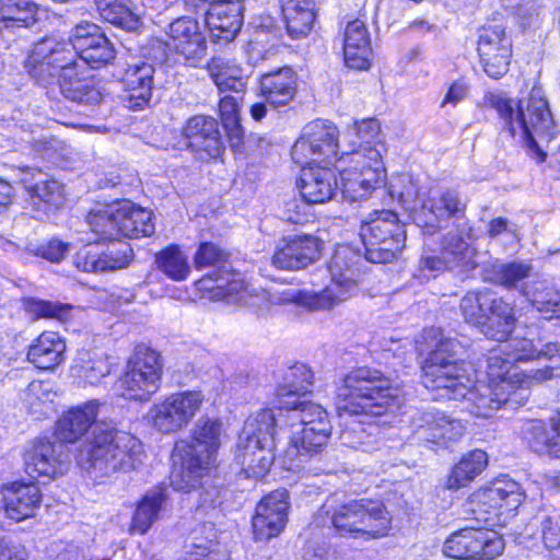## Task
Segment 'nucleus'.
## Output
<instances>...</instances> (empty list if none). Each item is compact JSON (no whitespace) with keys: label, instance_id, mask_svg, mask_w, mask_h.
Here are the masks:
<instances>
[{"label":"nucleus","instance_id":"nucleus-1","mask_svg":"<svg viewBox=\"0 0 560 560\" xmlns=\"http://www.w3.org/2000/svg\"><path fill=\"white\" fill-rule=\"evenodd\" d=\"M100 404L90 400L66 411L56 422L55 434L60 442L75 443L94 424L80 446L78 463L97 483L117 474L138 470L145 458L142 442L135 435L96 423Z\"/></svg>","mask_w":560,"mask_h":560},{"label":"nucleus","instance_id":"nucleus-2","mask_svg":"<svg viewBox=\"0 0 560 560\" xmlns=\"http://www.w3.org/2000/svg\"><path fill=\"white\" fill-rule=\"evenodd\" d=\"M428 357L422 365V384L438 396L463 399L466 410L480 418L491 417L502 407V401H514V396H504L498 387L476 382V371L470 363L458 361L462 345L454 338L444 337L440 328L423 331Z\"/></svg>","mask_w":560,"mask_h":560},{"label":"nucleus","instance_id":"nucleus-3","mask_svg":"<svg viewBox=\"0 0 560 560\" xmlns=\"http://www.w3.org/2000/svg\"><path fill=\"white\" fill-rule=\"evenodd\" d=\"M485 101L497 110L511 136L522 137L530 156L538 163L544 162L547 154L540 142L550 140L555 127L544 91L535 86L526 98L517 103L501 92L488 93Z\"/></svg>","mask_w":560,"mask_h":560},{"label":"nucleus","instance_id":"nucleus-4","mask_svg":"<svg viewBox=\"0 0 560 560\" xmlns=\"http://www.w3.org/2000/svg\"><path fill=\"white\" fill-rule=\"evenodd\" d=\"M222 422L201 417L191 430L192 442L178 441L172 452L171 486L177 491L189 492L197 488L221 446Z\"/></svg>","mask_w":560,"mask_h":560},{"label":"nucleus","instance_id":"nucleus-5","mask_svg":"<svg viewBox=\"0 0 560 560\" xmlns=\"http://www.w3.org/2000/svg\"><path fill=\"white\" fill-rule=\"evenodd\" d=\"M340 418L378 417L400 405L399 389L382 372L358 368L347 373L337 387Z\"/></svg>","mask_w":560,"mask_h":560},{"label":"nucleus","instance_id":"nucleus-6","mask_svg":"<svg viewBox=\"0 0 560 560\" xmlns=\"http://www.w3.org/2000/svg\"><path fill=\"white\" fill-rule=\"evenodd\" d=\"M499 349L493 350L487 359V374L492 386L498 388L514 382L522 376L515 364L532 360H545L549 362L542 369L533 372V377L538 381L551 380L560 376V347L558 343H535L528 338L513 337Z\"/></svg>","mask_w":560,"mask_h":560},{"label":"nucleus","instance_id":"nucleus-7","mask_svg":"<svg viewBox=\"0 0 560 560\" xmlns=\"http://www.w3.org/2000/svg\"><path fill=\"white\" fill-rule=\"evenodd\" d=\"M362 260L360 253L351 246H338L328 265L330 283L320 292L298 291L285 300L293 301L310 311L332 308L357 292Z\"/></svg>","mask_w":560,"mask_h":560},{"label":"nucleus","instance_id":"nucleus-8","mask_svg":"<svg viewBox=\"0 0 560 560\" xmlns=\"http://www.w3.org/2000/svg\"><path fill=\"white\" fill-rule=\"evenodd\" d=\"M330 517L331 524L340 536L368 538L382 537L387 534L390 517L384 504L368 499L339 503L336 495L327 499L322 506Z\"/></svg>","mask_w":560,"mask_h":560},{"label":"nucleus","instance_id":"nucleus-9","mask_svg":"<svg viewBox=\"0 0 560 560\" xmlns=\"http://www.w3.org/2000/svg\"><path fill=\"white\" fill-rule=\"evenodd\" d=\"M208 70L221 92L236 94L235 96L226 95L221 100L220 115L232 150L242 154L245 148L244 131L241 125V108L245 89L243 69L233 62L212 58L208 63Z\"/></svg>","mask_w":560,"mask_h":560},{"label":"nucleus","instance_id":"nucleus-10","mask_svg":"<svg viewBox=\"0 0 560 560\" xmlns=\"http://www.w3.org/2000/svg\"><path fill=\"white\" fill-rule=\"evenodd\" d=\"M360 237L365 248V259L374 264L394 260L406 244V230L397 213L374 210L362 220Z\"/></svg>","mask_w":560,"mask_h":560},{"label":"nucleus","instance_id":"nucleus-11","mask_svg":"<svg viewBox=\"0 0 560 560\" xmlns=\"http://www.w3.org/2000/svg\"><path fill=\"white\" fill-rule=\"evenodd\" d=\"M162 374L160 353L138 346L127 362L126 372L115 384V393L127 399L148 400L159 390Z\"/></svg>","mask_w":560,"mask_h":560},{"label":"nucleus","instance_id":"nucleus-12","mask_svg":"<svg viewBox=\"0 0 560 560\" xmlns=\"http://www.w3.org/2000/svg\"><path fill=\"white\" fill-rule=\"evenodd\" d=\"M350 165L339 171L345 199H365L384 180L382 153L377 148H364L349 155Z\"/></svg>","mask_w":560,"mask_h":560},{"label":"nucleus","instance_id":"nucleus-13","mask_svg":"<svg viewBox=\"0 0 560 560\" xmlns=\"http://www.w3.org/2000/svg\"><path fill=\"white\" fill-rule=\"evenodd\" d=\"M466 209L467 200L457 190L444 189L429 198L428 208L416 215V224L433 233L452 220L455 228L452 232L468 242L474 237V230L466 218Z\"/></svg>","mask_w":560,"mask_h":560},{"label":"nucleus","instance_id":"nucleus-14","mask_svg":"<svg viewBox=\"0 0 560 560\" xmlns=\"http://www.w3.org/2000/svg\"><path fill=\"white\" fill-rule=\"evenodd\" d=\"M278 418L273 409H261L247 423V477L261 478L275 460V430Z\"/></svg>","mask_w":560,"mask_h":560},{"label":"nucleus","instance_id":"nucleus-15","mask_svg":"<svg viewBox=\"0 0 560 560\" xmlns=\"http://www.w3.org/2000/svg\"><path fill=\"white\" fill-rule=\"evenodd\" d=\"M475 256V248L466 240L448 232L444 236L439 254L433 249H423L418 270L424 278H435L445 270L466 273L477 267Z\"/></svg>","mask_w":560,"mask_h":560},{"label":"nucleus","instance_id":"nucleus-16","mask_svg":"<svg viewBox=\"0 0 560 560\" xmlns=\"http://www.w3.org/2000/svg\"><path fill=\"white\" fill-rule=\"evenodd\" d=\"M205 397L200 390L173 393L149 411L152 425L161 433H175L187 427L200 411Z\"/></svg>","mask_w":560,"mask_h":560},{"label":"nucleus","instance_id":"nucleus-17","mask_svg":"<svg viewBox=\"0 0 560 560\" xmlns=\"http://www.w3.org/2000/svg\"><path fill=\"white\" fill-rule=\"evenodd\" d=\"M205 397L200 390L173 393L149 411L152 425L161 433H175L187 427L200 411Z\"/></svg>","mask_w":560,"mask_h":560},{"label":"nucleus","instance_id":"nucleus-18","mask_svg":"<svg viewBox=\"0 0 560 560\" xmlns=\"http://www.w3.org/2000/svg\"><path fill=\"white\" fill-rule=\"evenodd\" d=\"M75 51L67 43L46 37L36 43L25 60V69L38 83H56L66 67L74 65Z\"/></svg>","mask_w":560,"mask_h":560},{"label":"nucleus","instance_id":"nucleus-19","mask_svg":"<svg viewBox=\"0 0 560 560\" xmlns=\"http://www.w3.org/2000/svg\"><path fill=\"white\" fill-rule=\"evenodd\" d=\"M504 550V542L493 530L464 528L450 535L443 553L458 560H492Z\"/></svg>","mask_w":560,"mask_h":560},{"label":"nucleus","instance_id":"nucleus-20","mask_svg":"<svg viewBox=\"0 0 560 560\" xmlns=\"http://www.w3.org/2000/svg\"><path fill=\"white\" fill-rule=\"evenodd\" d=\"M338 129L329 120L315 119L308 122L301 137L292 147V160L306 166L322 158H331L338 153Z\"/></svg>","mask_w":560,"mask_h":560},{"label":"nucleus","instance_id":"nucleus-21","mask_svg":"<svg viewBox=\"0 0 560 560\" xmlns=\"http://www.w3.org/2000/svg\"><path fill=\"white\" fill-rule=\"evenodd\" d=\"M158 48L165 51L163 60L171 55L183 57L186 62L197 66L207 54V40L198 22L189 18L173 21L164 40H156Z\"/></svg>","mask_w":560,"mask_h":560},{"label":"nucleus","instance_id":"nucleus-22","mask_svg":"<svg viewBox=\"0 0 560 560\" xmlns=\"http://www.w3.org/2000/svg\"><path fill=\"white\" fill-rule=\"evenodd\" d=\"M69 40L67 44L75 51V59L82 67L97 69L115 59L114 45L94 23L77 24L71 31Z\"/></svg>","mask_w":560,"mask_h":560},{"label":"nucleus","instance_id":"nucleus-23","mask_svg":"<svg viewBox=\"0 0 560 560\" xmlns=\"http://www.w3.org/2000/svg\"><path fill=\"white\" fill-rule=\"evenodd\" d=\"M288 491L278 489L260 500L252 521L256 540H269L283 530L288 521Z\"/></svg>","mask_w":560,"mask_h":560},{"label":"nucleus","instance_id":"nucleus-24","mask_svg":"<svg viewBox=\"0 0 560 560\" xmlns=\"http://www.w3.org/2000/svg\"><path fill=\"white\" fill-rule=\"evenodd\" d=\"M199 7L209 3L206 24L214 39L232 40L241 31L243 23V4L238 0H187Z\"/></svg>","mask_w":560,"mask_h":560},{"label":"nucleus","instance_id":"nucleus-25","mask_svg":"<svg viewBox=\"0 0 560 560\" xmlns=\"http://www.w3.org/2000/svg\"><path fill=\"white\" fill-rule=\"evenodd\" d=\"M68 455L61 443L40 439L25 454V471L32 478H55L62 474Z\"/></svg>","mask_w":560,"mask_h":560},{"label":"nucleus","instance_id":"nucleus-26","mask_svg":"<svg viewBox=\"0 0 560 560\" xmlns=\"http://www.w3.org/2000/svg\"><path fill=\"white\" fill-rule=\"evenodd\" d=\"M322 252V242L313 235H295L283 240L272 256V265L283 270H299L316 261Z\"/></svg>","mask_w":560,"mask_h":560},{"label":"nucleus","instance_id":"nucleus-27","mask_svg":"<svg viewBox=\"0 0 560 560\" xmlns=\"http://www.w3.org/2000/svg\"><path fill=\"white\" fill-rule=\"evenodd\" d=\"M155 69L149 62L128 65L121 78L122 105L131 110H140L149 105L152 97Z\"/></svg>","mask_w":560,"mask_h":560},{"label":"nucleus","instance_id":"nucleus-28","mask_svg":"<svg viewBox=\"0 0 560 560\" xmlns=\"http://www.w3.org/2000/svg\"><path fill=\"white\" fill-rule=\"evenodd\" d=\"M133 258V250L129 243L117 242L98 253L92 248L80 250L74 259L79 270L84 272L102 273L116 271L129 266Z\"/></svg>","mask_w":560,"mask_h":560},{"label":"nucleus","instance_id":"nucleus-29","mask_svg":"<svg viewBox=\"0 0 560 560\" xmlns=\"http://www.w3.org/2000/svg\"><path fill=\"white\" fill-rule=\"evenodd\" d=\"M3 505L9 518L21 522L33 517L42 503V492L34 482H12L2 489Z\"/></svg>","mask_w":560,"mask_h":560},{"label":"nucleus","instance_id":"nucleus-30","mask_svg":"<svg viewBox=\"0 0 560 560\" xmlns=\"http://www.w3.org/2000/svg\"><path fill=\"white\" fill-rule=\"evenodd\" d=\"M296 186L305 203H324L329 201L338 189L337 175L334 170L327 167L302 166Z\"/></svg>","mask_w":560,"mask_h":560},{"label":"nucleus","instance_id":"nucleus-31","mask_svg":"<svg viewBox=\"0 0 560 560\" xmlns=\"http://www.w3.org/2000/svg\"><path fill=\"white\" fill-rule=\"evenodd\" d=\"M184 136L191 150L203 152L209 158H218L223 149L219 124L210 116L191 117L184 128Z\"/></svg>","mask_w":560,"mask_h":560},{"label":"nucleus","instance_id":"nucleus-32","mask_svg":"<svg viewBox=\"0 0 560 560\" xmlns=\"http://www.w3.org/2000/svg\"><path fill=\"white\" fill-rule=\"evenodd\" d=\"M57 83L63 96L73 102L92 105L102 101V93L93 79L86 75V67H82L77 59L74 65L60 72Z\"/></svg>","mask_w":560,"mask_h":560},{"label":"nucleus","instance_id":"nucleus-33","mask_svg":"<svg viewBox=\"0 0 560 560\" xmlns=\"http://www.w3.org/2000/svg\"><path fill=\"white\" fill-rule=\"evenodd\" d=\"M117 237L139 238L150 236L155 226L152 221L153 213L129 200L116 203Z\"/></svg>","mask_w":560,"mask_h":560},{"label":"nucleus","instance_id":"nucleus-34","mask_svg":"<svg viewBox=\"0 0 560 560\" xmlns=\"http://www.w3.org/2000/svg\"><path fill=\"white\" fill-rule=\"evenodd\" d=\"M331 433L330 421H318L312 427H295L291 431L288 453L312 457L323 451Z\"/></svg>","mask_w":560,"mask_h":560},{"label":"nucleus","instance_id":"nucleus-35","mask_svg":"<svg viewBox=\"0 0 560 560\" xmlns=\"http://www.w3.org/2000/svg\"><path fill=\"white\" fill-rule=\"evenodd\" d=\"M481 504L500 515L509 514L518 509L524 500L521 486L512 479L497 480L479 493Z\"/></svg>","mask_w":560,"mask_h":560},{"label":"nucleus","instance_id":"nucleus-36","mask_svg":"<svg viewBox=\"0 0 560 560\" xmlns=\"http://www.w3.org/2000/svg\"><path fill=\"white\" fill-rule=\"evenodd\" d=\"M66 342L55 331H44L32 341L27 360L37 369L52 370L65 361Z\"/></svg>","mask_w":560,"mask_h":560},{"label":"nucleus","instance_id":"nucleus-37","mask_svg":"<svg viewBox=\"0 0 560 560\" xmlns=\"http://www.w3.org/2000/svg\"><path fill=\"white\" fill-rule=\"evenodd\" d=\"M343 54L348 67L358 70L369 68L371 42L368 28L362 21L353 20L347 24Z\"/></svg>","mask_w":560,"mask_h":560},{"label":"nucleus","instance_id":"nucleus-38","mask_svg":"<svg viewBox=\"0 0 560 560\" xmlns=\"http://www.w3.org/2000/svg\"><path fill=\"white\" fill-rule=\"evenodd\" d=\"M198 283L201 290L211 292V299L221 300L228 304H238L245 296L244 278L240 272L214 271Z\"/></svg>","mask_w":560,"mask_h":560},{"label":"nucleus","instance_id":"nucleus-39","mask_svg":"<svg viewBox=\"0 0 560 560\" xmlns=\"http://www.w3.org/2000/svg\"><path fill=\"white\" fill-rule=\"evenodd\" d=\"M295 90V73L288 67L265 73L259 80L260 94L275 107L287 105L293 98Z\"/></svg>","mask_w":560,"mask_h":560},{"label":"nucleus","instance_id":"nucleus-40","mask_svg":"<svg viewBox=\"0 0 560 560\" xmlns=\"http://www.w3.org/2000/svg\"><path fill=\"white\" fill-rule=\"evenodd\" d=\"M486 316L487 320L481 326L482 332L500 342L509 340L516 323L514 307L502 298L492 295Z\"/></svg>","mask_w":560,"mask_h":560},{"label":"nucleus","instance_id":"nucleus-41","mask_svg":"<svg viewBox=\"0 0 560 560\" xmlns=\"http://www.w3.org/2000/svg\"><path fill=\"white\" fill-rule=\"evenodd\" d=\"M522 295L544 318H560V291L548 279L535 276Z\"/></svg>","mask_w":560,"mask_h":560},{"label":"nucleus","instance_id":"nucleus-42","mask_svg":"<svg viewBox=\"0 0 560 560\" xmlns=\"http://www.w3.org/2000/svg\"><path fill=\"white\" fill-rule=\"evenodd\" d=\"M22 183L32 197L51 205L60 207L65 201L63 186L56 179L50 178L39 170L26 167L22 171Z\"/></svg>","mask_w":560,"mask_h":560},{"label":"nucleus","instance_id":"nucleus-43","mask_svg":"<svg viewBox=\"0 0 560 560\" xmlns=\"http://www.w3.org/2000/svg\"><path fill=\"white\" fill-rule=\"evenodd\" d=\"M488 279L508 290H516L522 295V290L527 289L535 277L530 264L514 260L494 264L489 271Z\"/></svg>","mask_w":560,"mask_h":560},{"label":"nucleus","instance_id":"nucleus-44","mask_svg":"<svg viewBox=\"0 0 560 560\" xmlns=\"http://www.w3.org/2000/svg\"><path fill=\"white\" fill-rule=\"evenodd\" d=\"M315 0H280L287 32L293 39L306 36L315 21Z\"/></svg>","mask_w":560,"mask_h":560},{"label":"nucleus","instance_id":"nucleus-45","mask_svg":"<svg viewBox=\"0 0 560 560\" xmlns=\"http://www.w3.org/2000/svg\"><path fill=\"white\" fill-rule=\"evenodd\" d=\"M37 10L32 0H0V33L28 27L36 21Z\"/></svg>","mask_w":560,"mask_h":560},{"label":"nucleus","instance_id":"nucleus-46","mask_svg":"<svg viewBox=\"0 0 560 560\" xmlns=\"http://www.w3.org/2000/svg\"><path fill=\"white\" fill-rule=\"evenodd\" d=\"M109 372L107 355L96 351H80L71 366L72 375L89 385L98 384Z\"/></svg>","mask_w":560,"mask_h":560},{"label":"nucleus","instance_id":"nucleus-47","mask_svg":"<svg viewBox=\"0 0 560 560\" xmlns=\"http://www.w3.org/2000/svg\"><path fill=\"white\" fill-rule=\"evenodd\" d=\"M167 497V488L163 485L149 490L137 505L132 517V529L140 534L147 533L158 520Z\"/></svg>","mask_w":560,"mask_h":560},{"label":"nucleus","instance_id":"nucleus-48","mask_svg":"<svg viewBox=\"0 0 560 560\" xmlns=\"http://www.w3.org/2000/svg\"><path fill=\"white\" fill-rule=\"evenodd\" d=\"M339 440L342 445L362 452H372L377 446L378 427L358 419L346 420Z\"/></svg>","mask_w":560,"mask_h":560},{"label":"nucleus","instance_id":"nucleus-49","mask_svg":"<svg viewBox=\"0 0 560 560\" xmlns=\"http://www.w3.org/2000/svg\"><path fill=\"white\" fill-rule=\"evenodd\" d=\"M279 416L282 410L288 412V420L290 421L291 431L295 427H312L318 421H327V411L318 404L312 401H301L300 399L279 401Z\"/></svg>","mask_w":560,"mask_h":560},{"label":"nucleus","instance_id":"nucleus-50","mask_svg":"<svg viewBox=\"0 0 560 560\" xmlns=\"http://www.w3.org/2000/svg\"><path fill=\"white\" fill-rule=\"evenodd\" d=\"M218 535L213 523H202L196 526L189 536L187 552L190 558L207 557V560H225L217 551Z\"/></svg>","mask_w":560,"mask_h":560},{"label":"nucleus","instance_id":"nucleus-51","mask_svg":"<svg viewBox=\"0 0 560 560\" xmlns=\"http://www.w3.org/2000/svg\"><path fill=\"white\" fill-rule=\"evenodd\" d=\"M488 464V455L481 450L466 454L452 469L447 478L448 489H459L474 480Z\"/></svg>","mask_w":560,"mask_h":560},{"label":"nucleus","instance_id":"nucleus-52","mask_svg":"<svg viewBox=\"0 0 560 560\" xmlns=\"http://www.w3.org/2000/svg\"><path fill=\"white\" fill-rule=\"evenodd\" d=\"M101 16L124 30L135 31L139 26V19L132 10L131 0H95Z\"/></svg>","mask_w":560,"mask_h":560},{"label":"nucleus","instance_id":"nucleus-53","mask_svg":"<svg viewBox=\"0 0 560 560\" xmlns=\"http://www.w3.org/2000/svg\"><path fill=\"white\" fill-rule=\"evenodd\" d=\"M56 393L50 383L33 381L28 384L23 394V404L31 415L36 419L47 417L54 411Z\"/></svg>","mask_w":560,"mask_h":560},{"label":"nucleus","instance_id":"nucleus-54","mask_svg":"<svg viewBox=\"0 0 560 560\" xmlns=\"http://www.w3.org/2000/svg\"><path fill=\"white\" fill-rule=\"evenodd\" d=\"M117 207L115 205L97 207L86 215V224L95 236L88 242L114 241L117 238Z\"/></svg>","mask_w":560,"mask_h":560},{"label":"nucleus","instance_id":"nucleus-55","mask_svg":"<svg viewBox=\"0 0 560 560\" xmlns=\"http://www.w3.org/2000/svg\"><path fill=\"white\" fill-rule=\"evenodd\" d=\"M313 383V372L305 364L291 366L284 376V383L278 392V402L282 399H300V395L308 392Z\"/></svg>","mask_w":560,"mask_h":560},{"label":"nucleus","instance_id":"nucleus-56","mask_svg":"<svg viewBox=\"0 0 560 560\" xmlns=\"http://www.w3.org/2000/svg\"><path fill=\"white\" fill-rule=\"evenodd\" d=\"M440 410H416L410 417L411 434L415 441L436 445L439 435Z\"/></svg>","mask_w":560,"mask_h":560},{"label":"nucleus","instance_id":"nucleus-57","mask_svg":"<svg viewBox=\"0 0 560 560\" xmlns=\"http://www.w3.org/2000/svg\"><path fill=\"white\" fill-rule=\"evenodd\" d=\"M155 262L158 268L174 281L185 280L190 272L187 256L177 245H171L158 253Z\"/></svg>","mask_w":560,"mask_h":560},{"label":"nucleus","instance_id":"nucleus-58","mask_svg":"<svg viewBox=\"0 0 560 560\" xmlns=\"http://www.w3.org/2000/svg\"><path fill=\"white\" fill-rule=\"evenodd\" d=\"M478 54L512 55V40L500 24L485 25L479 30Z\"/></svg>","mask_w":560,"mask_h":560},{"label":"nucleus","instance_id":"nucleus-59","mask_svg":"<svg viewBox=\"0 0 560 560\" xmlns=\"http://www.w3.org/2000/svg\"><path fill=\"white\" fill-rule=\"evenodd\" d=\"M492 299L489 291H470L460 300V311L465 320L481 327L487 320V311Z\"/></svg>","mask_w":560,"mask_h":560},{"label":"nucleus","instance_id":"nucleus-60","mask_svg":"<svg viewBox=\"0 0 560 560\" xmlns=\"http://www.w3.org/2000/svg\"><path fill=\"white\" fill-rule=\"evenodd\" d=\"M25 311L34 318H54L67 320L70 317L72 306L60 302L27 298L23 300Z\"/></svg>","mask_w":560,"mask_h":560},{"label":"nucleus","instance_id":"nucleus-61","mask_svg":"<svg viewBox=\"0 0 560 560\" xmlns=\"http://www.w3.org/2000/svg\"><path fill=\"white\" fill-rule=\"evenodd\" d=\"M250 26L254 31V36L247 43V54L254 50L260 51L257 46H261L266 50L265 44H270L278 34L273 19L270 15L254 16L250 21Z\"/></svg>","mask_w":560,"mask_h":560},{"label":"nucleus","instance_id":"nucleus-62","mask_svg":"<svg viewBox=\"0 0 560 560\" xmlns=\"http://www.w3.org/2000/svg\"><path fill=\"white\" fill-rule=\"evenodd\" d=\"M401 183L404 184V187L398 192V201L406 211L410 212V215L416 223V215L418 212L428 208L429 198L424 199L422 197L418 184L410 176H404L401 178Z\"/></svg>","mask_w":560,"mask_h":560},{"label":"nucleus","instance_id":"nucleus-63","mask_svg":"<svg viewBox=\"0 0 560 560\" xmlns=\"http://www.w3.org/2000/svg\"><path fill=\"white\" fill-rule=\"evenodd\" d=\"M533 372L535 370H530L528 373H522V376L514 380V382H510L499 389V392H503L504 396H514V401H502V406L516 408L518 406L524 405L525 400L528 397L527 388L534 384H539L542 381H538L533 377Z\"/></svg>","mask_w":560,"mask_h":560},{"label":"nucleus","instance_id":"nucleus-64","mask_svg":"<svg viewBox=\"0 0 560 560\" xmlns=\"http://www.w3.org/2000/svg\"><path fill=\"white\" fill-rule=\"evenodd\" d=\"M522 433L529 447L539 455H541L544 451H548V445L553 436L541 420L527 421L522 429Z\"/></svg>","mask_w":560,"mask_h":560}]
</instances>
